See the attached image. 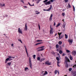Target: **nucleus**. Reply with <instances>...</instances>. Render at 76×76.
<instances>
[{
	"label": "nucleus",
	"mask_w": 76,
	"mask_h": 76,
	"mask_svg": "<svg viewBox=\"0 0 76 76\" xmlns=\"http://www.w3.org/2000/svg\"><path fill=\"white\" fill-rule=\"evenodd\" d=\"M39 1H41L42 0H39Z\"/></svg>",
	"instance_id": "69168bd1"
},
{
	"label": "nucleus",
	"mask_w": 76,
	"mask_h": 76,
	"mask_svg": "<svg viewBox=\"0 0 76 76\" xmlns=\"http://www.w3.org/2000/svg\"><path fill=\"white\" fill-rule=\"evenodd\" d=\"M65 38L66 39H67V38H68V36L67 35V34H65Z\"/></svg>",
	"instance_id": "c85d7f7f"
},
{
	"label": "nucleus",
	"mask_w": 76,
	"mask_h": 76,
	"mask_svg": "<svg viewBox=\"0 0 76 76\" xmlns=\"http://www.w3.org/2000/svg\"><path fill=\"white\" fill-rule=\"evenodd\" d=\"M48 1V0H45L44 1H43V2L44 3H45V2H47Z\"/></svg>",
	"instance_id": "79ce46f5"
},
{
	"label": "nucleus",
	"mask_w": 76,
	"mask_h": 76,
	"mask_svg": "<svg viewBox=\"0 0 76 76\" xmlns=\"http://www.w3.org/2000/svg\"><path fill=\"white\" fill-rule=\"evenodd\" d=\"M44 60H45V58H43L41 59L40 60V61H43Z\"/></svg>",
	"instance_id": "bb28decb"
},
{
	"label": "nucleus",
	"mask_w": 76,
	"mask_h": 76,
	"mask_svg": "<svg viewBox=\"0 0 76 76\" xmlns=\"http://www.w3.org/2000/svg\"><path fill=\"white\" fill-rule=\"evenodd\" d=\"M46 64L47 65H50L51 64V62H49L48 61H47L45 62Z\"/></svg>",
	"instance_id": "f8f14e48"
},
{
	"label": "nucleus",
	"mask_w": 76,
	"mask_h": 76,
	"mask_svg": "<svg viewBox=\"0 0 76 76\" xmlns=\"http://www.w3.org/2000/svg\"><path fill=\"white\" fill-rule=\"evenodd\" d=\"M56 59L57 60V61H59V60H60V59H59V58H58V57H56Z\"/></svg>",
	"instance_id": "c9c22d12"
},
{
	"label": "nucleus",
	"mask_w": 76,
	"mask_h": 76,
	"mask_svg": "<svg viewBox=\"0 0 76 76\" xmlns=\"http://www.w3.org/2000/svg\"><path fill=\"white\" fill-rule=\"evenodd\" d=\"M56 48H58V45H56Z\"/></svg>",
	"instance_id": "c03bdc74"
},
{
	"label": "nucleus",
	"mask_w": 76,
	"mask_h": 76,
	"mask_svg": "<svg viewBox=\"0 0 76 76\" xmlns=\"http://www.w3.org/2000/svg\"><path fill=\"white\" fill-rule=\"evenodd\" d=\"M44 47V46H42V47H39V49H40L38 50V51H43V50H44V49L43 48Z\"/></svg>",
	"instance_id": "39448f33"
},
{
	"label": "nucleus",
	"mask_w": 76,
	"mask_h": 76,
	"mask_svg": "<svg viewBox=\"0 0 76 76\" xmlns=\"http://www.w3.org/2000/svg\"><path fill=\"white\" fill-rule=\"evenodd\" d=\"M29 63L30 67L31 68H32V63L31 62V57L29 58Z\"/></svg>",
	"instance_id": "0eeeda50"
},
{
	"label": "nucleus",
	"mask_w": 76,
	"mask_h": 76,
	"mask_svg": "<svg viewBox=\"0 0 76 76\" xmlns=\"http://www.w3.org/2000/svg\"><path fill=\"white\" fill-rule=\"evenodd\" d=\"M66 25L65 24H64L62 25V27L63 28H65V26Z\"/></svg>",
	"instance_id": "58836bf2"
},
{
	"label": "nucleus",
	"mask_w": 76,
	"mask_h": 76,
	"mask_svg": "<svg viewBox=\"0 0 76 76\" xmlns=\"http://www.w3.org/2000/svg\"><path fill=\"white\" fill-rule=\"evenodd\" d=\"M51 4V3L50 2V1H49L47 2H45V5H49L50 4Z\"/></svg>",
	"instance_id": "9d476101"
},
{
	"label": "nucleus",
	"mask_w": 76,
	"mask_h": 76,
	"mask_svg": "<svg viewBox=\"0 0 76 76\" xmlns=\"http://www.w3.org/2000/svg\"><path fill=\"white\" fill-rule=\"evenodd\" d=\"M52 17H53V14H52L50 16L49 18V20L50 21H51V20H52Z\"/></svg>",
	"instance_id": "2eb2a0df"
},
{
	"label": "nucleus",
	"mask_w": 76,
	"mask_h": 76,
	"mask_svg": "<svg viewBox=\"0 0 76 76\" xmlns=\"http://www.w3.org/2000/svg\"><path fill=\"white\" fill-rule=\"evenodd\" d=\"M35 57H36V56L35 55H33V57L34 58V59H35Z\"/></svg>",
	"instance_id": "4c0bfd02"
},
{
	"label": "nucleus",
	"mask_w": 76,
	"mask_h": 76,
	"mask_svg": "<svg viewBox=\"0 0 76 76\" xmlns=\"http://www.w3.org/2000/svg\"><path fill=\"white\" fill-rule=\"evenodd\" d=\"M24 47H25L26 52L27 55V56L28 57H29V55H28V51L27 50V49L26 48V46H25Z\"/></svg>",
	"instance_id": "ddd939ff"
},
{
	"label": "nucleus",
	"mask_w": 76,
	"mask_h": 76,
	"mask_svg": "<svg viewBox=\"0 0 76 76\" xmlns=\"http://www.w3.org/2000/svg\"><path fill=\"white\" fill-rule=\"evenodd\" d=\"M5 3L4 2H1L0 3V7H5Z\"/></svg>",
	"instance_id": "7ed1b4c3"
},
{
	"label": "nucleus",
	"mask_w": 76,
	"mask_h": 76,
	"mask_svg": "<svg viewBox=\"0 0 76 76\" xmlns=\"http://www.w3.org/2000/svg\"><path fill=\"white\" fill-rule=\"evenodd\" d=\"M73 10L75 12V6H74L73 5Z\"/></svg>",
	"instance_id": "2f4dec72"
},
{
	"label": "nucleus",
	"mask_w": 76,
	"mask_h": 76,
	"mask_svg": "<svg viewBox=\"0 0 76 76\" xmlns=\"http://www.w3.org/2000/svg\"><path fill=\"white\" fill-rule=\"evenodd\" d=\"M60 23H58L56 26V28H57V27H58V26H60Z\"/></svg>",
	"instance_id": "393cba45"
},
{
	"label": "nucleus",
	"mask_w": 76,
	"mask_h": 76,
	"mask_svg": "<svg viewBox=\"0 0 76 76\" xmlns=\"http://www.w3.org/2000/svg\"><path fill=\"white\" fill-rule=\"evenodd\" d=\"M72 68H70L69 69V72H71V71H72Z\"/></svg>",
	"instance_id": "ea45409f"
},
{
	"label": "nucleus",
	"mask_w": 76,
	"mask_h": 76,
	"mask_svg": "<svg viewBox=\"0 0 76 76\" xmlns=\"http://www.w3.org/2000/svg\"><path fill=\"white\" fill-rule=\"evenodd\" d=\"M68 42L69 44V45H71L72 44V42H73V40L70 39L68 40Z\"/></svg>",
	"instance_id": "423d86ee"
},
{
	"label": "nucleus",
	"mask_w": 76,
	"mask_h": 76,
	"mask_svg": "<svg viewBox=\"0 0 76 76\" xmlns=\"http://www.w3.org/2000/svg\"><path fill=\"white\" fill-rule=\"evenodd\" d=\"M59 53L61 54H62V53H63V51H62L61 50H60L59 51Z\"/></svg>",
	"instance_id": "a878e982"
},
{
	"label": "nucleus",
	"mask_w": 76,
	"mask_h": 76,
	"mask_svg": "<svg viewBox=\"0 0 76 76\" xmlns=\"http://www.w3.org/2000/svg\"><path fill=\"white\" fill-rule=\"evenodd\" d=\"M42 43H37L36 44V45H38L39 44H41Z\"/></svg>",
	"instance_id": "de8ad7c7"
},
{
	"label": "nucleus",
	"mask_w": 76,
	"mask_h": 76,
	"mask_svg": "<svg viewBox=\"0 0 76 76\" xmlns=\"http://www.w3.org/2000/svg\"><path fill=\"white\" fill-rule=\"evenodd\" d=\"M47 74H48V72H47V71H45V73L43 74V76H45V75H47Z\"/></svg>",
	"instance_id": "f3484780"
},
{
	"label": "nucleus",
	"mask_w": 76,
	"mask_h": 76,
	"mask_svg": "<svg viewBox=\"0 0 76 76\" xmlns=\"http://www.w3.org/2000/svg\"><path fill=\"white\" fill-rule=\"evenodd\" d=\"M74 76H76V72H74Z\"/></svg>",
	"instance_id": "09e8293b"
},
{
	"label": "nucleus",
	"mask_w": 76,
	"mask_h": 76,
	"mask_svg": "<svg viewBox=\"0 0 76 76\" xmlns=\"http://www.w3.org/2000/svg\"><path fill=\"white\" fill-rule=\"evenodd\" d=\"M65 58L66 59V60L65 61V64H66V68L68 67L69 65L67 64V61L70 63V60L66 57H65Z\"/></svg>",
	"instance_id": "f257e3e1"
},
{
	"label": "nucleus",
	"mask_w": 76,
	"mask_h": 76,
	"mask_svg": "<svg viewBox=\"0 0 76 76\" xmlns=\"http://www.w3.org/2000/svg\"><path fill=\"white\" fill-rule=\"evenodd\" d=\"M60 62L58 61L57 63V65L58 67H60Z\"/></svg>",
	"instance_id": "6ab92c4d"
},
{
	"label": "nucleus",
	"mask_w": 76,
	"mask_h": 76,
	"mask_svg": "<svg viewBox=\"0 0 76 76\" xmlns=\"http://www.w3.org/2000/svg\"><path fill=\"white\" fill-rule=\"evenodd\" d=\"M8 57L9 58H12V57L11 56H8Z\"/></svg>",
	"instance_id": "8fccbe9b"
},
{
	"label": "nucleus",
	"mask_w": 76,
	"mask_h": 76,
	"mask_svg": "<svg viewBox=\"0 0 76 76\" xmlns=\"http://www.w3.org/2000/svg\"><path fill=\"white\" fill-rule=\"evenodd\" d=\"M65 76H67V75H65Z\"/></svg>",
	"instance_id": "338daca9"
},
{
	"label": "nucleus",
	"mask_w": 76,
	"mask_h": 76,
	"mask_svg": "<svg viewBox=\"0 0 76 76\" xmlns=\"http://www.w3.org/2000/svg\"><path fill=\"white\" fill-rule=\"evenodd\" d=\"M54 32V30H53V28L50 27V34H53Z\"/></svg>",
	"instance_id": "1a4fd4ad"
},
{
	"label": "nucleus",
	"mask_w": 76,
	"mask_h": 76,
	"mask_svg": "<svg viewBox=\"0 0 76 76\" xmlns=\"http://www.w3.org/2000/svg\"><path fill=\"white\" fill-rule=\"evenodd\" d=\"M8 64L9 66H10L11 65V62L8 63Z\"/></svg>",
	"instance_id": "37998d69"
},
{
	"label": "nucleus",
	"mask_w": 76,
	"mask_h": 76,
	"mask_svg": "<svg viewBox=\"0 0 76 76\" xmlns=\"http://www.w3.org/2000/svg\"><path fill=\"white\" fill-rule=\"evenodd\" d=\"M65 55H66V54L65 53H63L62 54V56H65Z\"/></svg>",
	"instance_id": "603ef678"
},
{
	"label": "nucleus",
	"mask_w": 76,
	"mask_h": 76,
	"mask_svg": "<svg viewBox=\"0 0 76 76\" xmlns=\"http://www.w3.org/2000/svg\"><path fill=\"white\" fill-rule=\"evenodd\" d=\"M9 58H7L6 59V60H5V63H7V61H8V60H9Z\"/></svg>",
	"instance_id": "4be33fe9"
},
{
	"label": "nucleus",
	"mask_w": 76,
	"mask_h": 76,
	"mask_svg": "<svg viewBox=\"0 0 76 76\" xmlns=\"http://www.w3.org/2000/svg\"><path fill=\"white\" fill-rule=\"evenodd\" d=\"M61 34H62V33L58 32V34L59 36V39H61V38H63V37H64V35L63 34L61 36H60Z\"/></svg>",
	"instance_id": "f03ea898"
},
{
	"label": "nucleus",
	"mask_w": 76,
	"mask_h": 76,
	"mask_svg": "<svg viewBox=\"0 0 76 76\" xmlns=\"http://www.w3.org/2000/svg\"><path fill=\"white\" fill-rule=\"evenodd\" d=\"M75 63H76V61H75Z\"/></svg>",
	"instance_id": "774afa93"
},
{
	"label": "nucleus",
	"mask_w": 76,
	"mask_h": 76,
	"mask_svg": "<svg viewBox=\"0 0 76 76\" xmlns=\"http://www.w3.org/2000/svg\"><path fill=\"white\" fill-rule=\"evenodd\" d=\"M64 20H62V21H64Z\"/></svg>",
	"instance_id": "680f3d73"
},
{
	"label": "nucleus",
	"mask_w": 76,
	"mask_h": 76,
	"mask_svg": "<svg viewBox=\"0 0 76 76\" xmlns=\"http://www.w3.org/2000/svg\"><path fill=\"white\" fill-rule=\"evenodd\" d=\"M11 46H12V47H14V46H13V44H11Z\"/></svg>",
	"instance_id": "864d4df0"
},
{
	"label": "nucleus",
	"mask_w": 76,
	"mask_h": 76,
	"mask_svg": "<svg viewBox=\"0 0 76 76\" xmlns=\"http://www.w3.org/2000/svg\"><path fill=\"white\" fill-rule=\"evenodd\" d=\"M28 4H29L30 6H34V4H33V5L31 4H30V3H29V2H28Z\"/></svg>",
	"instance_id": "cd10ccee"
},
{
	"label": "nucleus",
	"mask_w": 76,
	"mask_h": 76,
	"mask_svg": "<svg viewBox=\"0 0 76 76\" xmlns=\"http://www.w3.org/2000/svg\"><path fill=\"white\" fill-rule=\"evenodd\" d=\"M69 58L71 60H73V57H72V56L70 55Z\"/></svg>",
	"instance_id": "aec40b11"
},
{
	"label": "nucleus",
	"mask_w": 76,
	"mask_h": 76,
	"mask_svg": "<svg viewBox=\"0 0 76 76\" xmlns=\"http://www.w3.org/2000/svg\"><path fill=\"white\" fill-rule=\"evenodd\" d=\"M12 58H15V57H12Z\"/></svg>",
	"instance_id": "4d7b16f0"
},
{
	"label": "nucleus",
	"mask_w": 76,
	"mask_h": 76,
	"mask_svg": "<svg viewBox=\"0 0 76 76\" xmlns=\"http://www.w3.org/2000/svg\"><path fill=\"white\" fill-rule=\"evenodd\" d=\"M43 72H44V71H43L42 72V73H43Z\"/></svg>",
	"instance_id": "052dcab7"
},
{
	"label": "nucleus",
	"mask_w": 76,
	"mask_h": 76,
	"mask_svg": "<svg viewBox=\"0 0 76 76\" xmlns=\"http://www.w3.org/2000/svg\"><path fill=\"white\" fill-rule=\"evenodd\" d=\"M21 1L24 4V1H23V0H21Z\"/></svg>",
	"instance_id": "49530a36"
},
{
	"label": "nucleus",
	"mask_w": 76,
	"mask_h": 76,
	"mask_svg": "<svg viewBox=\"0 0 76 76\" xmlns=\"http://www.w3.org/2000/svg\"><path fill=\"white\" fill-rule=\"evenodd\" d=\"M18 41H19L21 44H22V41L20 39H19Z\"/></svg>",
	"instance_id": "e433bc0d"
},
{
	"label": "nucleus",
	"mask_w": 76,
	"mask_h": 76,
	"mask_svg": "<svg viewBox=\"0 0 76 76\" xmlns=\"http://www.w3.org/2000/svg\"><path fill=\"white\" fill-rule=\"evenodd\" d=\"M18 32L19 34H22V29L20 28H18Z\"/></svg>",
	"instance_id": "6e6552de"
},
{
	"label": "nucleus",
	"mask_w": 76,
	"mask_h": 76,
	"mask_svg": "<svg viewBox=\"0 0 76 76\" xmlns=\"http://www.w3.org/2000/svg\"><path fill=\"white\" fill-rule=\"evenodd\" d=\"M72 55H73V56H75V55L76 54V51L73 50L72 53Z\"/></svg>",
	"instance_id": "9b49d317"
},
{
	"label": "nucleus",
	"mask_w": 76,
	"mask_h": 76,
	"mask_svg": "<svg viewBox=\"0 0 76 76\" xmlns=\"http://www.w3.org/2000/svg\"><path fill=\"white\" fill-rule=\"evenodd\" d=\"M58 44L59 45H61L62 44V42L61 41H59V42H58Z\"/></svg>",
	"instance_id": "5701e85b"
},
{
	"label": "nucleus",
	"mask_w": 76,
	"mask_h": 76,
	"mask_svg": "<svg viewBox=\"0 0 76 76\" xmlns=\"http://www.w3.org/2000/svg\"><path fill=\"white\" fill-rule=\"evenodd\" d=\"M39 29H40V26H39Z\"/></svg>",
	"instance_id": "5fc2aeb1"
},
{
	"label": "nucleus",
	"mask_w": 76,
	"mask_h": 76,
	"mask_svg": "<svg viewBox=\"0 0 76 76\" xmlns=\"http://www.w3.org/2000/svg\"><path fill=\"white\" fill-rule=\"evenodd\" d=\"M37 60H38L39 61L40 60V57H38L37 58Z\"/></svg>",
	"instance_id": "f704fd0d"
},
{
	"label": "nucleus",
	"mask_w": 76,
	"mask_h": 76,
	"mask_svg": "<svg viewBox=\"0 0 76 76\" xmlns=\"http://www.w3.org/2000/svg\"><path fill=\"white\" fill-rule=\"evenodd\" d=\"M66 52L68 53H70V50H66Z\"/></svg>",
	"instance_id": "72a5a7b5"
},
{
	"label": "nucleus",
	"mask_w": 76,
	"mask_h": 76,
	"mask_svg": "<svg viewBox=\"0 0 76 76\" xmlns=\"http://www.w3.org/2000/svg\"><path fill=\"white\" fill-rule=\"evenodd\" d=\"M24 70L25 71H27V70H28V68L26 67L25 68Z\"/></svg>",
	"instance_id": "b1692460"
},
{
	"label": "nucleus",
	"mask_w": 76,
	"mask_h": 76,
	"mask_svg": "<svg viewBox=\"0 0 76 76\" xmlns=\"http://www.w3.org/2000/svg\"><path fill=\"white\" fill-rule=\"evenodd\" d=\"M52 5H50V8L48 10H45V9H43L44 11H50L52 9Z\"/></svg>",
	"instance_id": "20e7f679"
},
{
	"label": "nucleus",
	"mask_w": 76,
	"mask_h": 76,
	"mask_svg": "<svg viewBox=\"0 0 76 76\" xmlns=\"http://www.w3.org/2000/svg\"><path fill=\"white\" fill-rule=\"evenodd\" d=\"M54 26H56V23H55V22H54Z\"/></svg>",
	"instance_id": "6e6d98bb"
},
{
	"label": "nucleus",
	"mask_w": 76,
	"mask_h": 76,
	"mask_svg": "<svg viewBox=\"0 0 76 76\" xmlns=\"http://www.w3.org/2000/svg\"><path fill=\"white\" fill-rule=\"evenodd\" d=\"M36 41H37V42H42V41L41 39H37L36 40Z\"/></svg>",
	"instance_id": "412c9836"
},
{
	"label": "nucleus",
	"mask_w": 76,
	"mask_h": 76,
	"mask_svg": "<svg viewBox=\"0 0 76 76\" xmlns=\"http://www.w3.org/2000/svg\"><path fill=\"white\" fill-rule=\"evenodd\" d=\"M23 7L24 8H26V9L28 8V7H27V6H23Z\"/></svg>",
	"instance_id": "a19ab883"
},
{
	"label": "nucleus",
	"mask_w": 76,
	"mask_h": 76,
	"mask_svg": "<svg viewBox=\"0 0 76 76\" xmlns=\"http://www.w3.org/2000/svg\"><path fill=\"white\" fill-rule=\"evenodd\" d=\"M57 35V34H56V35Z\"/></svg>",
	"instance_id": "e2e57ef3"
},
{
	"label": "nucleus",
	"mask_w": 76,
	"mask_h": 76,
	"mask_svg": "<svg viewBox=\"0 0 76 76\" xmlns=\"http://www.w3.org/2000/svg\"><path fill=\"white\" fill-rule=\"evenodd\" d=\"M53 1H55V0H50V2L53 3Z\"/></svg>",
	"instance_id": "c756f323"
},
{
	"label": "nucleus",
	"mask_w": 76,
	"mask_h": 76,
	"mask_svg": "<svg viewBox=\"0 0 76 76\" xmlns=\"http://www.w3.org/2000/svg\"><path fill=\"white\" fill-rule=\"evenodd\" d=\"M58 54L59 55H60V54H59V53H58Z\"/></svg>",
	"instance_id": "0e129e2a"
},
{
	"label": "nucleus",
	"mask_w": 76,
	"mask_h": 76,
	"mask_svg": "<svg viewBox=\"0 0 76 76\" xmlns=\"http://www.w3.org/2000/svg\"><path fill=\"white\" fill-rule=\"evenodd\" d=\"M64 1L65 3H67L68 1V0H64Z\"/></svg>",
	"instance_id": "a18cd8bd"
},
{
	"label": "nucleus",
	"mask_w": 76,
	"mask_h": 76,
	"mask_svg": "<svg viewBox=\"0 0 76 76\" xmlns=\"http://www.w3.org/2000/svg\"><path fill=\"white\" fill-rule=\"evenodd\" d=\"M67 9H69V8H71V7H72L71 6H70V4H68V6H67Z\"/></svg>",
	"instance_id": "a211bd4d"
},
{
	"label": "nucleus",
	"mask_w": 76,
	"mask_h": 76,
	"mask_svg": "<svg viewBox=\"0 0 76 76\" xmlns=\"http://www.w3.org/2000/svg\"><path fill=\"white\" fill-rule=\"evenodd\" d=\"M62 15L63 16V17H64V15H65V13H62Z\"/></svg>",
	"instance_id": "7c9ffc66"
},
{
	"label": "nucleus",
	"mask_w": 76,
	"mask_h": 76,
	"mask_svg": "<svg viewBox=\"0 0 76 76\" xmlns=\"http://www.w3.org/2000/svg\"><path fill=\"white\" fill-rule=\"evenodd\" d=\"M24 30L26 31H27L28 30V28H27V25H26V24L25 25V27L24 28Z\"/></svg>",
	"instance_id": "4468645a"
},
{
	"label": "nucleus",
	"mask_w": 76,
	"mask_h": 76,
	"mask_svg": "<svg viewBox=\"0 0 76 76\" xmlns=\"http://www.w3.org/2000/svg\"><path fill=\"white\" fill-rule=\"evenodd\" d=\"M34 12H35L36 14V15H38V14H39V13H40V12H39L37 10L35 11Z\"/></svg>",
	"instance_id": "dca6fc26"
},
{
	"label": "nucleus",
	"mask_w": 76,
	"mask_h": 76,
	"mask_svg": "<svg viewBox=\"0 0 76 76\" xmlns=\"http://www.w3.org/2000/svg\"><path fill=\"white\" fill-rule=\"evenodd\" d=\"M39 1V0L37 2V3H39V1Z\"/></svg>",
	"instance_id": "3c124183"
},
{
	"label": "nucleus",
	"mask_w": 76,
	"mask_h": 76,
	"mask_svg": "<svg viewBox=\"0 0 76 76\" xmlns=\"http://www.w3.org/2000/svg\"><path fill=\"white\" fill-rule=\"evenodd\" d=\"M58 72V71L56 70L55 71V74H56L57 73V72Z\"/></svg>",
	"instance_id": "473e14b6"
},
{
	"label": "nucleus",
	"mask_w": 76,
	"mask_h": 76,
	"mask_svg": "<svg viewBox=\"0 0 76 76\" xmlns=\"http://www.w3.org/2000/svg\"><path fill=\"white\" fill-rule=\"evenodd\" d=\"M57 51H58V50L57 49Z\"/></svg>",
	"instance_id": "bf43d9fd"
},
{
	"label": "nucleus",
	"mask_w": 76,
	"mask_h": 76,
	"mask_svg": "<svg viewBox=\"0 0 76 76\" xmlns=\"http://www.w3.org/2000/svg\"><path fill=\"white\" fill-rule=\"evenodd\" d=\"M58 75L59 74V72L58 71Z\"/></svg>",
	"instance_id": "13d9d810"
}]
</instances>
